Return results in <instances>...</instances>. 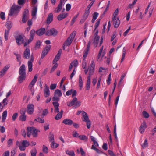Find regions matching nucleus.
Listing matches in <instances>:
<instances>
[{
  "instance_id": "f257e3e1",
  "label": "nucleus",
  "mask_w": 156,
  "mask_h": 156,
  "mask_svg": "<svg viewBox=\"0 0 156 156\" xmlns=\"http://www.w3.org/2000/svg\"><path fill=\"white\" fill-rule=\"evenodd\" d=\"M20 6L13 4L10 10L9 15L11 16L13 14H17L20 11Z\"/></svg>"
},
{
  "instance_id": "f03ea898",
  "label": "nucleus",
  "mask_w": 156,
  "mask_h": 156,
  "mask_svg": "<svg viewBox=\"0 0 156 156\" xmlns=\"http://www.w3.org/2000/svg\"><path fill=\"white\" fill-rule=\"evenodd\" d=\"M27 136L30 137V135L32 134L33 137H36L37 136V130L33 127H28L27 128Z\"/></svg>"
},
{
  "instance_id": "7ed1b4c3",
  "label": "nucleus",
  "mask_w": 156,
  "mask_h": 156,
  "mask_svg": "<svg viewBox=\"0 0 156 156\" xmlns=\"http://www.w3.org/2000/svg\"><path fill=\"white\" fill-rule=\"evenodd\" d=\"M38 76L37 74L35 75L33 79L32 80L28 86V88L31 91V92H32V95H33L34 94V89H33V87L36 82Z\"/></svg>"
},
{
  "instance_id": "20e7f679",
  "label": "nucleus",
  "mask_w": 156,
  "mask_h": 156,
  "mask_svg": "<svg viewBox=\"0 0 156 156\" xmlns=\"http://www.w3.org/2000/svg\"><path fill=\"white\" fill-rule=\"evenodd\" d=\"M58 34L57 31L54 28H51L50 30H46L45 32V35L48 36H56Z\"/></svg>"
},
{
  "instance_id": "39448f33",
  "label": "nucleus",
  "mask_w": 156,
  "mask_h": 156,
  "mask_svg": "<svg viewBox=\"0 0 156 156\" xmlns=\"http://www.w3.org/2000/svg\"><path fill=\"white\" fill-rule=\"evenodd\" d=\"M29 11L27 9L24 10L23 16L22 21L23 23H25L29 18Z\"/></svg>"
},
{
  "instance_id": "423d86ee",
  "label": "nucleus",
  "mask_w": 156,
  "mask_h": 156,
  "mask_svg": "<svg viewBox=\"0 0 156 156\" xmlns=\"http://www.w3.org/2000/svg\"><path fill=\"white\" fill-rule=\"evenodd\" d=\"M15 38L18 45H20L24 43V40L21 35H18L15 37Z\"/></svg>"
},
{
  "instance_id": "0eeeda50",
  "label": "nucleus",
  "mask_w": 156,
  "mask_h": 156,
  "mask_svg": "<svg viewBox=\"0 0 156 156\" xmlns=\"http://www.w3.org/2000/svg\"><path fill=\"white\" fill-rule=\"evenodd\" d=\"M34 105L33 104H29L27 106V112L30 115L32 114L34 112Z\"/></svg>"
},
{
  "instance_id": "6e6552de",
  "label": "nucleus",
  "mask_w": 156,
  "mask_h": 156,
  "mask_svg": "<svg viewBox=\"0 0 156 156\" xmlns=\"http://www.w3.org/2000/svg\"><path fill=\"white\" fill-rule=\"evenodd\" d=\"M51 46L50 45H46L43 49L41 54V58H43L48 53L50 50Z\"/></svg>"
},
{
  "instance_id": "1a4fd4ad",
  "label": "nucleus",
  "mask_w": 156,
  "mask_h": 156,
  "mask_svg": "<svg viewBox=\"0 0 156 156\" xmlns=\"http://www.w3.org/2000/svg\"><path fill=\"white\" fill-rule=\"evenodd\" d=\"M34 60V58L33 54H31V58L30 60H29L28 62V71L31 72L32 70L33 62Z\"/></svg>"
},
{
  "instance_id": "9d476101",
  "label": "nucleus",
  "mask_w": 156,
  "mask_h": 156,
  "mask_svg": "<svg viewBox=\"0 0 156 156\" xmlns=\"http://www.w3.org/2000/svg\"><path fill=\"white\" fill-rule=\"evenodd\" d=\"M30 55V50L29 49L26 48L23 52V57L26 59H28L29 58Z\"/></svg>"
},
{
  "instance_id": "9b49d317",
  "label": "nucleus",
  "mask_w": 156,
  "mask_h": 156,
  "mask_svg": "<svg viewBox=\"0 0 156 156\" xmlns=\"http://www.w3.org/2000/svg\"><path fill=\"white\" fill-rule=\"evenodd\" d=\"M9 67V66H6L1 70L0 72V78L2 77L5 75Z\"/></svg>"
},
{
  "instance_id": "f8f14e48",
  "label": "nucleus",
  "mask_w": 156,
  "mask_h": 156,
  "mask_svg": "<svg viewBox=\"0 0 156 156\" xmlns=\"http://www.w3.org/2000/svg\"><path fill=\"white\" fill-rule=\"evenodd\" d=\"M19 73V75H26V68L24 64H23L20 68Z\"/></svg>"
},
{
  "instance_id": "ddd939ff",
  "label": "nucleus",
  "mask_w": 156,
  "mask_h": 156,
  "mask_svg": "<svg viewBox=\"0 0 156 156\" xmlns=\"http://www.w3.org/2000/svg\"><path fill=\"white\" fill-rule=\"evenodd\" d=\"M146 128L147 126L146 122L145 121H144L140 127L139 129V132L141 133H143Z\"/></svg>"
},
{
  "instance_id": "4468645a",
  "label": "nucleus",
  "mask_w": 156,
  "mask_h": 156,
  "mask_svg": "<svg viewBox=\"0 0 156 156\" xmlns=\"http://www.w3.org/2000/svg\"><path fill=\"white\" fill-rule=\"evenodd\" d=\"M78 65V62L77 60H75L73 62H72L70 64L69 69V71H71L73 66H74L75 67H76Z\"/></svg>"
},
{
  "instance_id": "2eb2a0df",
  "label": "nucleus",
  "mask_w": 156,
  "mask_h": 156,
  "mask_svg": "<svg viewBox=\"0 0 156 156\" xmlns=\"http://www.w3.org/2000/svg\"><path fill=\"white\" fill-rule=\"evenodd\" d=\"M45 32V28H40L36 31L37 34L39 36H42Z\"/></svg>"
},
{
  "instance_id": "dca6fc26",
  "label": "nucleus",
  "mask_w": 156,
  "mask_h": 156,
  "mask_svg": "<svg viewBox=\"0 0 156 156\" xmlns=\"http://www.w3.org/2000/svg\"><path fill=\"white\" fill-rule=\"evenodd\" d=\"M67 16L68 13H64L58 15L57 17V19L58 20L60 21L66 18Z\"/></svg>"
},
{
  "instance_id": "f3484780",
  "label": "nucleus",
  "mask_w": 156,
  "mask_h": 156,
  "mask_svg": "<svg viewBox=\"0 0 156 156\" xmlns=\"http://www.w3.org/2000/svg\"><path fill=\"white\" fill-rule=\"evenodd\" d=\"M44 96L45 97H47L50 95V91L48 86L45 85V88L44 89Z\"/></svg>"
},
{
  "instance_id": "a211bd4d",
  "label": "nucleus",
  "mask_w": 156,
  "mask_h": 156,
  "mask_svg": "<svg viewBox=\"0 0 156 156\" xmlns=\"http://www.w3.org/2000/svg\"><path fill=\"white\" fill-rule=\"evenodd\" d=\"M53 14L52 13L48 14L47 19V23L48 24H49L53 20Z\"/></svg>"
},
{
  "instance_id": "6ab92c4d",
  "label": "nucleus",
  "mask_w": 156,
  "mask_h": 156,
  "mask_svg": "<svg viewBox=\"0 0 156 156\" xmlns=\"http://www.w3.org/2000/svg\"><path fill=\"white\" fill-rule=\"evenodd\" d=\"M62 123L65 125H70L73 123V121L69 119H66L63 120Z\"/></svg>"
},
{
  "instance_id": "aec40b11",
  "label": "nucleus",
  "mask_w": 156,
  "mask_h": 156,
  "mask_svg": "<svg viewBox=\"0 0 156 156\" xmlns=\"http://www.w3.org/2000/svg\"><path fill=\"white\" fill-rule=\"evenodd\" d=\"M53 104L55 108L54 112L55 113H58L59 112V104L57 102H53Z\"/></svg>"
},
{
  "instance_id": "412c9836",
  "label": "nucleus",
  "mask_w": 156,
  "mask_h": 156,
  "mask_svg": "<svg viewBox=\"0 0 156 156\" xmlns=\"http://www.w3.org/2000/svg\"><path fill=\"white\" fill-rule=\"evenodd\" d=\"M90 79V76H88L86 86V90H89L90 88V85L91 84Z\"/></svg>"
},
{
  "instance_id": "4be33fe9",
  "label": "nucleus",
  "mask_w": 156,
  "mask_h": 156,
  "mask_svg": "<svg viewBox=\"0 0 156 156\" xmlns=\"http://www.w3.org/2000/svg\"><path fill=\"white\" fill-rule=\"evenodd\" d=\"M77 98L76 97H75L71 102H68L67 103V105L68 106H71L74 105H75L76 102L77 101Z\"/></svg>"
},
{
  "instance_id": "5701e85b",
  "label": "nucleus",
  "mask_w": 156,
  "mask_h": 156,
  "mask_svg": "<svg viewBox=\"0 0 156 156\" xmlns=\"http://www.w3.org/2000/svg\"><path fill=\"white\" fill-rule=\"evenodd\" d=\"M63 112V111L62 110H61L60 112H58L55 118V119L58 120L60 119L62 117Z\"/></svg>"
},
{
  "instance_id": "b1692460",
  "label": "nucleus",
  "mask_w": 156,
  "mask_h": 156,
  "mask_svg": "<svg viewBox=\"0 0 156 156\" xmlns=\"http://www.w3.org/2000/svg\"><path fill=\"white\" fill-rule=\"evenodd\" d=\"M97 33H96L95 34L96 35L94 41V46L96 47L97 46L98 44V42L99 40L100 39V37L97 35L96 34Z\"/></svg>"
},
{
  "instance_id": "393cba45",
  "label": "nucleus",
  "mask_w": 156,
  "mask_h": 156,
  "mask_svg": "<svg viewBox=\"0 0 156 156\" xmlns=\"http://www.w3.org/2000/svg\"><path fill=\"white\" fill-rule=\"evenodd\" d=\"M35 32L36 31L34 29H32L30 31V38L29 39L30 40L32 41L34 38Z\"/></svg>"
},
{
  "instance_id": "a878e982",
  "label": "nucleus",
  "mask_w": 156,
  "mask_h": 156,
  "mask_svg": "<svg viewBox=\"0 0 156 156\" xmlns=\"http://www.w3.org/2000/svg\"><path fill=\"white\" fill-rule=\"evenodd\" d=\"M12 23L10 21L7 20L6 22L5 26L8 30H10L12 26Z\"/></svg>"
},
{
  "instance_id": "bb28decb",
  "label": "nucleus",
  "mask_w": 156,
  "mask_h": 156,
  "mask_svg": "<svg viewBox=\"0 0 156 156\" xmlns=\"http://www.w3.org/2000/svg\"><path fill=\"white\" fill-rule=\"evenodd\" d=\"M83 116L84 118L83 121L86 122L90 120L89 119V118L87 114L85 112L83 111L82 113Z\"/></svg>"
},
{
  "instance_id": "cd10ccee",
  "label": "nucleus",
  "mask_w": 156,
  "mask_h": 156,
  "mask_svg": "<svg viewBox=\"0 0 156 156\" xmlns=\"http://www.w3.org/2000/svg\"><path fill=\"white\" fill-rule=\"evenodd\" d=\"M20 76L18 78V81L20 83H21L25 80L26 75H20Z\"/></svg>"
},
{
  "instance_id": "c85d7f7f",
  "label": "nucleus",
  "mask_w": 156,
  "mask_h": 156,
  "mask_svg": "<svg viewBox=\"0 0 156 156\" xmlns=\"http://www.w3.org/2000/svg\"><path fill=\"white\" fill-rule=\"evenodd\" d=\"M73 40L71 39L70 37H68L66 41L64 43L65 45L69 46L71 44Z\"/></svg>"
},
{
  "instance_id": "c756f323",
  "label": "nucleus",
  "mask_w": 156,
  "mask_h": 156,
  "mask_svg": "<svg viewBox=\"0 0 156 156\" xmlns=\"http://www.w3.org/2000/svg\"><path fill=\"white\" fill-rule=\"evenodd\" d=\"M7 111L6 110L4 111L2 114V122H3L5 121L7 115Z\"/></svg>"
},
{
  "instance_id": "7c9ffc66",
  "label": "nucleus",
  "mask_w": 156,
  "mask_h": 156,
  "mask_svg": "<svg viewBox=\"0 0 156 156\" xmlns=\"http://www.w3.org/2000/svg\"><path fill=\"white\" fill-rule=\"evenodd\" d=\"M37 11V6H34L32 11V15L33 16H36Z\"/></svg>"
},
{
  "instance_id": "2f4dec72",
  "label": "nucleus",
  "mask_w": 156,
  "mask_h": 156,
  "mask_svg": "<svg viewBox=\"0 0 156 156\" xmlns=\"http://www.w3.org/2000/svg\"><path fill=\"white\" fill-rule=\"evenodd\" d=\"M62 5H58V6L54 10L55 13H58L60 12L62 10Z\"/></svg>"
},
{
  "instance_id": "473e14b6",
  "label": "nucleus",
  "mask_w": 156,
  "mask_h": 156,
  "mask_svg": "<svg viewBox=\"0 0 156 156\" xmlns=\"http://www.w3.org/2000/svg\"><path fill=\"white\" fill-rule=\"evenodd\" d=\"M120 23V21L118 18H117V20H115L113 22V24L114 25L115 27L117 28L119 26Z\"/></svg>"
},
{
  "instance_id": "72a5a7b5",
  "label": "nucleus",
  "mask_w": 156,
  "mask_h": 156,
  "mask_svg": "<svg viewBox=\"0 0 156 156\" xmlns=\"http://www.w3.org/2000/svg\"><path fill=\"white\" fill-rule=\"evenodd\" d=\"M66 152L69 156H75V155L74 152L73 150L69 151L67 150L66 151Z\"/></svg>"
},
{
  "instance_id": "f704fd0d",
  "label": "nucleus",
  "mask_w": 156,
  "mask_h": 156,
  "mask_svg": "<svg viewBox=\"0 0 156 156\" xmlns=\"http://www.w3.org/2000/svg\"><path fill=\"white\" fill-rule=\"evenodd\" d=\"M79 87L80 89H81L83 87V80L82 76H79Z\"/></svg>"
},
{
  "instance_id": "c9c22d12",
  "label": "nucleus",
  "mask_w": 156,
  "mask_h": 156,
  "mask_svg": "<svg viewBox=\"0 0 156 156\" xmlns=\"http://www.w3.org/2000/svg\"><path fill=\"white\" fill-rule=\"evenodd\" d=\"M54 94L59 97H60L62 95V93L60 90L59 89H56L55 91Z\"/></svg>"
},
{
  "instance_id": "e433bc0d",
  "label": "nucleus",
  "mask_w": 156,
  "mask_h": 156,
  "mask_svg": "<svg viewBox=\"0 0 156 156\" xmlns=\"http://www.w3.org/2000/svg\"><path fill=\"white\" fill-rule=\"evenodd\" d=\"M78 137L81 140H85L86 141H87L88 140L87 137L84 135L79 136Z\"/></svg>"
},
{
  "instance_id": "4c0bfd02",
  "label": "nucleus",
  "mask_w": 156,
  "mask_h": 156,
  "mask_svg": "<svg viewBox=\"0 0 156 156\" xmlns=\"http://www.w3.org/2000/svg\"><path fill=\"white\" fill-rule=\"evenodd\" d=\"M10 30H5V34H4V37L6 41H7L8 39V37L9 33V32Z\"/></svg>"
},
{
  "instance_id": "58836bf2",
  "label": "nucleus",
  "mask_w": 156,
  "mask_h": 156,
  "mask_svg": "<svg viewBox=\"0 0 156 156\" xmlns=\"http://www.w3.org/2000/svg\"><path fill=\"white\" fill-rule=\"evenodd\" d=\"M22 145L25 147H28L30 145V143L26 140H23L22 142Z\"/></svg>"
},
{
  "instance_id": "ea45409f",
  "label": "nucleus",
  "mask_w": 156,
  "mask_h": 156,
  "mask_svg": "<svg viewBox=\"0 0 156 156\" xmlns=\"http://www.w3.org/2000/svg\"><path fill=\"white\" fill-rule=\"evenodd\" d=\"M58 146L59 144H58L55 143L54 141L52 142L51 144V147L53 148H56Z\"/></svg>"
},
{
  "instance_id": "a19ab883",
  "label": "nucleus",
  "mask_w": 156,
  "mask_h": 156,
  "mask_svg": "<svg viewBox=\"0 0 156 156\" xmlns=\"http://www.w3.org/2000/svg\"><path fill=\"white\" fill-rule=\"evenodd\" d=\"M126 50L125 49V47H124L123 49V53H122V58L121 59V62H122V61L124 60V59L125 58V54H126Z\"/></svg>"
},
{
  "instance_id": "79ce46f5",
  "label": "nucleus",
  "mask_w": 156,
  "mask_h": 156,
  "mask_svg": "<svg viewBox=\"0 0 156 156\" xmlns=\"http://www.w3.org/2000/svg\"><path fill=\"white\" fill-rule=\"evenodd\" d=\"M79 16V13H78L76 16H74L72 19L70 23V25L72 26L75 23L76 20Z\"/></svg>"
},
{
  "instance_id": "37998d69",
  "label": "nucleus",
  "mask_w": 156,
  "mask_h": 156,
  "mask_svg": "<svg viewBox=\"0 0 156 156\" xmlns=\"http://www.w3.org/2000/svg\"><path fill=\"white\" fill-rule=\"evenodd\" d=\"M90 13V10L89 9H87L85 11L84 13L83 16V17L87 19Z\"/></svg>"
},
{
  "instance_id": "c03bdc74",
  "label": "nucleus",
  "mask_w": 156,
  "mask_h": 156,
  "mask_svg": "<svg viewBox=\"0 0 156 156\" xmlns=\"http://www.w3.org/2000/svg\"><path fill=\"white\" fill-rule=\"evenodd\" d=\"M91 149L93 150H95L97 152L98 154H100L102 153V151L98 149L97 148L95 147L94 146V145H92Z\"/></svg>"
},
{
  "instance_id": "a18cd8bd",
  "label": "nucleus",
  "mask_w": 156,
  "mask_h": 156,
  "mask_svg": "<svg viewBox=\"0 0 156 156\" xmlns=\"http://www.w3.org/2000/svg\"><path fill=\"white\" fill-rule=\"evenodd\" d=\"M35 121H36L37 122L43 123L44 122V120L42 118L38 117L37 119H35Z\"/></svg>"
},
{
  "instance_id": "49530a36",
  "label": "nucleus",
  "mask_w": 156,
  "mask_h": 156,
  "mask_svg": "<svg viewBox=\"0 0 156 156\" xmlns=\"http://www.w3.org/2000/svg\"><path fill=\"white\" fill-rule=\"evenodd\" d=\"M142 114L144 117L145 118H148L149 117V114L146 111H143Z\"/></svg>"
},
{
  "instance_id": "de8ad7c7",
  "label": "nucleus",
  "mask_w": 156,
  "mask_h": 156,
  "mask_svg": "<svg viewBox=\"0 0 156 156\" xmlns=\"http://www.w3.org/2000/svg\"><path fill=\"white\" fill-rule=\"evenodd\" d=\"M48 113V109H45L43 111L42 114L41 115V117L42 118L46 115Z\"/></svg>"
},
{
  "instance_id": "09e8293b",
  "label": "nucleus",
  "mask_w": 156,
  "mask_h": 156,
  "mask_svg": "<svg viewBox=\"0 0 156 156\" xmlns=\"http://www.w3.org/2000/svg\"><path fill=\"white\" fill-rule=\"evenodd\" d=\"M41 45V42L40 41H37L35 46V48L36 49H39L40 48Z\"/></svg>"
},
{
  "instance_id": "8fccbe9b",
  "label": "nucleus",
  "mask_w": 156,
  "mask_h": 156,
  "mask_svg": "<svg viewBox=\"0 0 156 156\" xmlns=\"http://www.w3.org/2000/svg\"><path fill=\"white\" fill-rule=\"evenodd\" d=\"M49 139L50 141L51 142L54 141V135L53 134L51 133H50Z\"/></svg>"
},
{
  "instance_id": "3c124183",
  "label": "nucleus",
  "mask_w": 156,
  "mask_h": 156,
  "mask_svg": "<svg viewBox=\"0 0 156 156\" xmlns=\"http://www.w3.org/2000/svg\"><path fill=\"white\" fill-rule=\"evenodd\" d=\"M26 118V116L25 115H21L19 117L20 120L22 121H25Z\"/></svg>"
},
{
  "instance_id": "603ef678",
  "label": "nucleus",
  "mask_w": 156,
  "mask_h": 156,
  "mask_svg": "<svg viewBox=\"0 0 156 156\" xmlns=\"http://www.w3.org/2000/svg\"><path fill=\"white\" fill-rule=\"evenodd\" d=\"M148 145L147 143V139H145L144 142L143 144L142 145V147L143 148H145Z\"/></svg>"
},
{
  "instance_id": "864d4df0",
  "label": "nucleus",
  "mask_w": 156,
  "mask_h": 156,
  "mask_svg": "<svg viewBox=\"0 0 156 156\" xmlns=\"http://www.w3.org/2000/svg\"><path fill=\"white\" fill-rule=\"evenodd\" d=\"M0 18L2 20H4L5 19V13L2 12H1L0 14Z\"/></svg>"
},
{
  "instance_id": "5fc2aeb1",
  "label": "nucleus",
  "mask_w": 156,
  "mask_h": 156,
  "mask_svg": "<svg viewBox=\"0 0 156 156\" xmlns=\"http://www.w3.org/2000/svg\"><path fill=\"white\" fill-rule=\"evenodd\" d=\"M36 150L35 148L31 151V156H36Z\"/></svg>"
},
{
  "instance_id": "6e6d98bb",
  "label": "nucleus",
  "mask_w": 156,
  "mask_h": 156,
  "mask_svg": "<svg viewBox=\"0 0 156 156\" xmlns=\"http://www.w3.org/2000/svg\"><path fill=\"white\" fill-rule=\"evenodd\" d=\"M52 100L54 101H56L57 102L58 101H59V97L54 94V97L53 98Z\"/></svg>"
},
{
  "instance_id": "4d7b16f0",
  "label": "nucleus",
  "mask_w": 156,
  "mask_h": 156,
  "mask_svg": "<svg viewBox=\"0 0 156 156\" xmlns=\"http://www.w3.org/2000/svg\"><path fill=\"white\" fill-rule=\"evenodd\" d=\"M94 72V69L89 68V76H90L91 77V76L93 74Z\"/></svg>"
},
{
  "instance_id": "13d9d810",
  "label": "nucleus",
  "mask_w": 156,
  "mask_h": 156,
  "mask_svg": "<svg viewBox=\"0 0 156 156\" xmlns=\"http://www.w3.org/2000/svg\"><path fill=\"white\" fill-rule=\"evenodd\" d=\"M26 1L25 0H18L17 3L20 5H23L25 3Z\"/></svg>"
},
{
  "instance_id": "bf43d9fd",
  "label": "nucleus",
  "mask_w": 156,
  "mask_h": 156,
  "mask_svg": "<svg viewBox=\"0 0 156 156\" xmlns=\"http://www.w3.org/2000/svg\"><path fill=\"white\" fill-rule=\"evenodd\" d=\"M58 66V64H57V63H56L52 68L51 70V73L53 72L57 68Z\"/></svg>"
},
{
  "instance_id": "052dcab7",
  "label": "nucleus",
  "mask_w": 156,
  "mask_h": 156,
  "mask_svg": "<svg viewBox=\"0 0 156 156\" xmlns=\"http://www.w3.org/2000/svg\"><path fill=\"white\" fill-rule=\"evenodd\" d=\"M76 34V32L75 31H74L71 34L70 36L69 37H70L71 39L73 40L75 37Z\"/></svg>"
},
{
  "instance_id": "680f3d73",
  "label": "nucleus",
  "mask_w": 156,
  "mask_h": 156,
  "mask_svg": "<svg viewBox=\"0 0 156 156\" xmlns=\"http://www.w3.org/2000/svg\"><path fill=\"white\" fill-rule=\"evenodd\" d=\"M88 51L87 50H85L84 51V53L83 56V58L84 60H85L87 57L88 53Z\"/></svg>"
},
{
  "instance_id": "e2e57ef3",
  "label": "nucleus",
  "mask_w": 156,
  "mask_h": 156,
  "mask_svg": "<svg viewBox=\"0 0 156 156\" xmlns=\"http://www.w3.org/2000/svg\"><path fill=\"white\" fill-rule=\"evenodd\" d=\"M43 152L47 154L48 152V149L47 147L45 145H43Z\"/></svg>"
},
{
  "instance_id": "0e129e2a",
  "label": "nucleus",
  "mask_w": 156,
  "mask_h": 156,
  "mask_svg": "<svg viewBox=\"0 0 156 156\" xmlns=\"http://www.w3.org/2000/svg\"><path fill=\"white\" fill-rule=\"evenodd\" d=\"M95 66V65L94 62V60H92L91 61V63L90 64L89 68L94 69Z\"/></svg>"
},
{
  "instance_id": "69168bd1",
  "label": "nucleus",
  "mask_w": 156,
  "mask_h": 156,
  "mask_svg": "<svg viewBox=\"0 0 156 156\" xmlns=\"http://www.w3.org/2000/svg\"><path fill=\"white\" fill-rule=\"evenodd\" d=\"M71 8V5L70 4H67L66 5V9L67 11H69Z\"/></svg>"
},
{
  "instance_id": "338daca9",
  "label": "nucleus",
  "mask_w": 156,
  "mask_h": 156,
  "mask_svg": "<svg viewBox=\"0 0 156 156\" xmlns=\"http://www.w3.org/2000/svg\"><path fill=\"white\" fill-rule=\"evenodd\" d=\"M56 86L57 84H51L50 86V89L52 90H54L56 88Z\"/></svg>"
},
{
  "instance_id": "774afa93",
  "label": "nucleus",
  "mask_w": 156,
  "mask_h": 156,
  "mask_svg": "<svg viewBox=\"0 0 156 156\" xmlns=\"http://www.w3.org/2000/svg\"><path fill=\"white\" fill-rule=\"evenodd\" d=\"M108 152L110 156H116V155L113 152L110 150H108Z\"/></svg>"
}]
</instances>
